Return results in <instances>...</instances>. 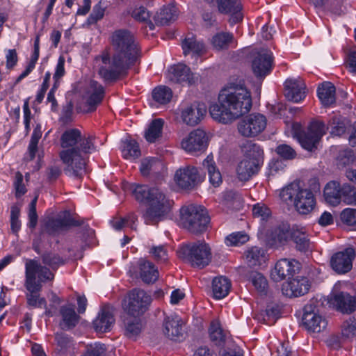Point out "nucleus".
I'll return each instance as SVG.
<instances>
[{
    "instance_id": "41",
    "label": "nucleus",
    "mask_w": 356,
    "mask_h": 356,
    "mask_svg": "<svg viewBox=\"0 0 356 356\" xmlns=\"http://www.w3.org/2000/svg\"><path fill=\"white\" fill-rule=\"evenodd\" d=\"M177 18L176 8L174 6L163 7L154 16V20L157 25H165Z\"/></svg>"
},
{
    "instance_id": "38",
    "label": "nucleus",
    "mask_w": 356,
    "mask_h": 356,
    "mask_svg": "<svg viewBox=\"0 0 356 356\" xmlns=\"http://www.w3.org/2000/svg\"><path fill=\"white\" fill-rule=\"evenodd\" d=\"M291 238L296 245V248L301 252H307L311 249L310 240L306 229L297 225L292 228Z\"/></svg>"
},
{
    "instance_id": "33",
    "label": "nucleus",
    "mask_w": 356,
    "mask_h": 356,
    "mask_svg": "<svg viewBox=\"0 0 356 356\" xmlns=\"http://www.w3.org/2000/svg\"><path fill=\"white\" fill-rule=\"evenodd\" d=\"M114 322L115 319L111 309L108 307H104L93 321V325L97 332L102 333L109 331Z\"/></svg>"
},
{
    "instance_id": "29",
    "label": "nucleus",
    "mask_w": 356,
    "mask_h": 356,
    "mask_svg": "<svg viewBox=\"0 0 356 356\" xmlns=\"http://www.w3.org/2000/svg\"><path fill=\"white\" fill-rule=\"evenodd\" d=\"M28 293L26 295L27 305L31 307H42L46 308L47 301L44 298L40 297L38 292L41 291L42 286L33 284V279L29 276L27 285H25Z\"/></svg>"
},
{
    "instance_id": "39",
    "label": "nucleus",
    "mask_w": 356,
    "mask_h": 356,
    "mask_svg": "<svg viewBox=\"0 0 356 356\" xmlns=\"http://www.w3.org/2000/svg\"><path fill=\"white\" fill-rule=\"evenodd\" d=\"M245 261L250 267L261 266L266 262V253L262 248L253 246L248 248L244 253Z\"/></svg>"
},
{
    "instance_id": "21",
    "label": "nucleus",
    "mask_w": 356,
    "mask_h": 356,
    "mask_svg": "<svg viewBox=\"0 0 356 356\" xmlns=\"http://www.w3.org/2000/svg\"><path fill=\"white\" fill-rule=\"evenodd\" d=\"M207 113V108L204 104L193 103L184 106L181 108V118L188 125L197 124Z\"/></svg>"
},
{
    "instance_id": "62",
    "label": "nucleus",
    "mask_w": 356,
    "mask_h": 356,
    "mask_svg": "<svg viewBox=\"0 0 356 356\" xmlns=\"http://www.w3.org/2000/svg\"><path fill=\"white\" fill-rule=\"evenodd\" d=\"M149 253L158 261L165 262L168 258L167 250L163 245L153 246L150 249Z\"/></svg>"
},
{
    "instance_id": "13",
    "label": "nucleus",
    "mask_w": 356,
    "mask_h": 356,
    "mask_svg": "<svg viewBox=\"0 0 356 356\" xmlns=\"http://www.w3.org/2000/svg\"><path fill=\"white\" fill-rule=\"evenodd\" d=\"M270 218L269 225L266 227V239L267 243L273 248L284 245L289 238V226L284 223H274Z\"/></svg>"
},
{
    "instance_id": "18",
    "label": "nucleus",
    "mask_w": 356,
    "mask_h": 356,
    "mask_svg": "<svg viewBox=\"0 0 356 356\" xmlns=\"http://www.w3.org/2000/svg\"><path fill=\"white\" fill-rule=\"evenodd\" d=\"M332 135L340 136L345 133L350 134L348 140L351 145H356V120L353 123L341 116H334L329 124Z\"/></svg>"
},
{
    "instance_id": "43",
    "label": "nucleus",
    "mask_w": 356,
    "mask_h": 356,
    "mask_svg": "<svg viewBox=\"0 0 356 356\" xmlns=\"http://www.w3.org/2000/svg\"><path fill=\"white\" fill-rule=\"evenodd\" d=\"M280 311L277 305H268L264 312H261L256 316L259 321L268 325L274 324L280 317Z\"/></svg>"
},
{
    "instance_id": "14",
    "label": "nucleus",
    "mask_w": 356,
    "mask_h": 356,
    "mask_svg": "<svg viewBox=\"0 0 356 356\" xmlns=\"http://www.w3.org/2000/svg\"><path fill=\"white\" fill-rule=\"evenodd\" d=\"M302 323L308 331L316 333L325 330L327 325L325 318L318 314L315 302L313 301L304 307Z\"/></svg>"
},
{
    "instance_id": "52",
    "label": "nucleus",
    "mask_w": 356,
    "mask_h": 356,
    "mask_svg": "<svg viewBox=\"0 0 356 356\" xmlns=\"http://www.w3.org/2000/svg\"><path fill=\"white\" fill-rule=\"evenodd\" d=\"M249 241V236L244 232H234L225 238V243L230 246L241 245Z\"/></svg>"
},
{
    "instance_id": "51",
    "label": "nucleus",
    "mask_w": 356,
    "mask_h": 356,
    "mask_svg": "<svg viewBox=\"0 0 356 356\" xmlns=\"http://www.w3.org/2000/svg\"><path fill=\"white\" fill-rule=\"evenodd\" d=\"M250 280L259 293H265L268 287L266 279L262 274L257 271L252 272L249 277Z\"/></svg>"
},
{
    "instance_id": "54",
    "label": "nucleus",
    "mask_w": 356,
    "mask_h": 356,
    "mask_svg": "<svg viewBox=\"0 0 356 356\" xmlns=\"http://www.w3.org/2000/svg\"><path fill=\"white\" fill-rule=\"evenodd\" d=\"M341 332L345 337H356V314L343 323Z\"/></svg>"
},
{
    "instance_id": "48",
    "label": "nucleus",
    "mask_w": 356,
    "mask_h": 356,
    "mask_svg": "<svg viewBox=\"0 0 356 356\" xmlns=\"http://www.w3.org/2000/svg\"><path fill=\"white\" fill-rule=\"evenodd\" d=\"M123 157L128 159H136L140 155V151L138 143L135 140H127L124 143L122 150Z\"/></svg>"
},
{
    "instance_id": "59",
    "label": "nucleus",
    "mask_w": 356,
    "mask_h": 356,
    "mask_svg": "<svg viewBox=\"0 0 356 356\" xmlns=\"http://www.w3.org/2000/svg\"><path fill=\"white\" fill-rule=\"evenodd\" d=\"M101 3L102 2L99 1L93 7L92 12L87 19V22L89 24L96 23L104 17L105 9L103 6H102Z\"/></svg>"
},
{
    "instance_id": "49",
    "label": "nucleus",
    "mask_w": 356,
    "mask_h": 356,
    "mask_svg": "<svg viewBox=\"0 0 356 356\" xmlns=\"http://www.w3.org/2000/svg\"><path fill=\"white\" fill-rule=\"evenodd\" d=\"M131 16L137 21L146 22L147 26H148L150 30L154 29V24L149 21V13L145 7L140 6L135 8L131 13Z\"/></svg>"
},
{
    "instance_id": "27",
    "label": "nucleus",
    "mask_w": 356,
    "mask_h": 356,
    "mask_svg": "<svg viewBox=\"0 0 356 356\" xmlns=\"http://www.w3.org/2000/svg\"><path fill=\"white\" fill-rule=\"evenodd\" d=\"M183 322L177 316H167L163 321V332L171 340L179 341L183 337Z\"/></svg>"
},
{
    "instance_id": "56",
    "label": "nucleus",
    "mask_w": 356,
    "mask_h": 356,
    "mask_svg": "<svg viewBox=\"0 0 356 356\" xmlns=\"http://www.w3.org/2000/svg\"><path fill=\"white\" fill-rule=\"evenodd\" d=\"M340 218L348 226L356 225V209L347 208L342 211Z\"/></svg>"
},
{
    "instance_id": "25",
    "label": "nucleus",
    "mask_w": 356,
    "mask_h": 356,
    "mask_svg": "<svg viewBox=\"0 0 356 356\" xmlns=\"http://www.w3.org/2000/svg\"><path fill=\"white\" fill-rule=\"evenodd\" d=\"M218 11L230 15L229 22L234 24L243 19L242 5L240 0H217Z\"/></svg>"
},
{
    "instance_id": "32",
    "label": "nucleus",
    "mask_w": 356,
    "mask_h": 356,
    "mask_svg": "<svg viewBox=\"0 0 356 356\" xmlns=\"http://www.w3.org/2000/svg\"><path fill=\"white\" fill-rule=\"evenodd\" d=\"M202 169L207 172L209 182L213 186L218 187L222 184V175L212 154L208 155L203 160Z\"/></svg>"
},
{
    "instance_id": "7",
    "label": "nucleus",
    "mask_w": 356,
    "mask_h": 356,
    "mask_svg": "<svg viewBox=\"0 0 356 356\" xmlns=\"http://www.w3.org/2000/svg\"><path fill=\"white\" fill-rule=\"evenodd\" d=\"M179 257L193 267L204 268L212 257L211 250L204 241H197L183 245L178 251Z\"/></svg>"
},
{
    "instance_id": "11",
    "label": "nucleus",
    "mask_w": 356,
    "mask_h": 356,
    "mask_svg": "<svg viewBox=\"0 0 356 356\" xmlns=\"http://www.w3.org/2000/svg\"><path fill=\"white\" fill-rule=\"evenodd\" d=\"M266 124L267 120L264 115L252 113L241 119L238 122L237 129L241 136L252 138L261 134Z\"/></svg>"
},
{
    "instance_id": "22",
    "label": "nucleus",
    "mask_w": 356,
    "mask_h": 356,
    "mask_svg": "<svg viewBox=\"0 0 356 356\" xmlns=\"http://www.w3.org/2000/svg\"><path fill=\"white\" fill-rule=\"evenodd\" d=\"M310 289V284L307 278L296 277L282 284V291L286 296L298 297L307 293Z\"/></svg>"
},
{
    "instance_id": "4",
    "label": "nucleus",
    "mask_w": 356,
    "mask_h": 356,
    "mask_svg": "<svg viewBox=\"0 0 356 356\" xmlns=\"http://www.w3.org/2000/svg\"><path fill=\"white\" fill-rule=\"evenodd\" d=\"M129 188L137 201L147 204L143 213L146 224L154 225L167 218L170 211L171 202L161 189L136 184H131Z\"/></svg>"
},
{
    "instance_id": "46",
    "label": "nucleus",
    "mask_w": 356,
    "mask_h": 356,
    "mask_svg": "<svg viewBox=\"0 0 356 356\" xmlns=\"http://www.w3.org/2000/svg\"><path fill=\"white\" fill-rule=\"evenodd\" d=\"M163 126V121L161 119L154 120L145 132L146 140L149 143H154L156 138L161 136Z\"/></svg>"
},
{
    "instance_id": "20",
    "label": "nucleus",
    "mask_w": 356,
    "mask_h": 356,
    "mask_svg": "<svg viewBox=\"0 0 356 356\" xmlns=\"http://www.w3.org/2000/svg\"><path fill=\"white\" fill-rule=\"evenodd\" d=\"M300 263L295 259H280L276 263L274 269L272 270L270 276L275 282L282 281L298 273L300 270Z\"/></svg>"
},
{
    "instance_id": "35",
    "label": "nucleus",
    "mask_w": 356,
    "mask_h": 356,
    "mask_svg": "<svg viewBox=\"0 0 356 356\" xmlns=\"http://www.w3.org/2000/svg\"><path fill=\"white\" fill-rule=\"evenodd\" d=\"M334 304L337 309L343 314H349L356 310V297L344 292L334 296Z\"/></svg>"
},
{
    "instance_id": "1",
    "label": "nucleus",
    "mask_w": 356,
    "mask_h": 356,
    "mask_svg": "<svg viewBox=\"0 0 356 356\" xmlns=\"http://www.w3.org/2000/svg\"><path fill=\"white\" fill-rule=\"evenodd\" d=\"M111 42L113 50L112 57L107 52H103L95 58L98 74L106 82L116 81L139 57L137 44L129 31H115L111 37Z\"/></svg>"
},
{
    "instance_id": "8",
    "label": "nucleus",
    "mask_w": 356,
    "mask_h": 356,
    "mask_svg": "<svg viewBox=\"0 0 356 356\" xmlns=\"http://www.w3.org/2000/svg\"><path fill=\"white\" fill-rule=\"evenodd\" d=\"M327 129L325 124L319 121L312 122L307 130H302L298 123H294L292 125L293 137L297 138L304 149L310 152L317 148V144L326 133Z\"/></svg>"
},
{
    "instance_id": "47",
    "label": "nucleus",
    "mask_w": 356,
    "mask_h": 356,
    "mask_svg": "<svg viewBox=\"0 0 356 356\" xmlns=\"http://www.w3.org/2000/svg\"><path fill=\"white\" fill-rule=\"evenodd\" d=\"M153 99L160 104H165L170 102L172 97V92L170 88L166 86H159L152 92Z\"/></svg>"
},
{
    "instance_id": "45",
    "label": "nucleus",
    "mask_w": 356,
    "mask_h": 356,
    "mask_svg": "<svg viewBox=\"0 0 356 356\" xmlns=\"http://www.w3.org/2000/svg\"><path fill=\"white\" fill-rule=\"evenodd\" d=\"M125 334L131 339L136 338L141 332L142 325L138 317H129L124 320Z\"/></svg>"
},
{
    "instance_id": "40",
    "label": "nucleus",
    "mask_w": 356,
    "mask_h": 356,
    "mask_svg": "<svg viewBox=\"0 0 356 356\" xmlns=\"http://www.w3.org/2000/svg\"><path fill=\"white\" fill-rule=\"evenodd\" d=\"M231 287L229 280L222 276L215 277L212 282V291L213 297L222 299L227 296Z\"/></svg>"
},
{
    "instance_id": "37",
    "label": "nucleus",
    "mask_w": 356,
    "mask_h": 356,
    "mask_svg": "<svg viewBox=\"0 0 356 356\" xmlns=\"http://www.w3.org/2000/svg\"><path fill=\"white\" fill-rule=\"evenodd\" d=\"M254 162L244 159L239 162L236 167V175L240 181H247L258 172L259 165Z\"/></svg>"
},
{
    "instance_id": "23",
    "label": "nucleus",
    "mask_w": 356,
    "mask_h": 356,
    "mask_svg": "<svg viewBox=\"0 0 356 356\" xmlns=\"http://www.w3.org/2000/svg\"><path fill=\"white\" fill-rule=\"evenodd\" d=\"M75 221L68 211L58 213L56 217L49 218L45 222L44 231L49 234H56L70 225H75Z\"/></svg>"
},
{
    "instance_id": "19",
    "label": "nucleus",
    "mask_w": 356,
    "mask_h": 356,
    "mask_svg": "<svg viewBox=\"0 0 356 356\" xmlns=\"http://www.w3.org/2000/svg\"><path fill=\"white\" fill-rule=\"evenodd\" d=\"M355 257V252L353 248H348L343 251L338 252L331 257V267L338 274L346 273L352 269Z\"/></svg>"
},
{
    "instance_id": "60",
    "label": "nucleus",
    "mask_w": 356,
    "mask_h": 356,
    "mask_svg": "<svg viewBox=\"0 0 356 356\" xmlns=\"http://www.w3.org/2000/svg\"><path fill=\"white\" fill-rule=\"evenodd\" d=\"M42 260L44 264L49 266L53 269L57 268L60 265L64 263L63 259L53 253L44 254Z\"/></svg>"
},
{
    "instance_id": "5",
    "label": "nucleus",
    "mask_w": 356,
    "mask_h": 356,
    "mask_svg": "<svg viewBox=\"0 0 356 356\" xmlns=\"http://www.w3.org/2000/svg\"><path fill=\"white\" fill-rule=\"evenodd\" d=\"M281 199L287 204H293L301 214L311 212L316 204L314 195L308 189L302 188L298 182H292L280 192Z\"/></svg>"
},
{
    "instance_id": "50",
    "label": "nucleus",
    "mask_w": 356,
    "mask_h": 356,
    "mask_svg": "<svg viewBox=\"0 0 356 356\" xmlns=\"http://www.w3.org/2000/svg\"><path fill=\"white\" fill-rule=\"evenodd\" d=\"M162 166L161 162L155 159H146L142 161L140 171L143 175H147L150 172H156Z\"/></svg>"
},
{
    "instance_id": "28",
    "label": "nucleus",
    "mask_w": 356,
    "mask_h": 356,
    "mask_svg": "<svg viewBox=\"0 0 356 356\" xmlns=\"http://www.w3.org/2000/svg\"><path fill=\"white\" fill-rule=\"evenodd\" d=\"M285 95L294 102H299L305 97V84L300 79H290L285 82Z\"/></svg>"
},
{
    "instance_id": "9",
    "label": "nucleus",
    "mask_w": 356,
    "mask_h": 356,
    "mask_svg": "<svg viewBox=\"0 0 356 356\" xmlns=\"http://www.w3.org/2000/svg\"><path fill=\"white\" fill-rule=\"evenodd\" d=\"M323 196L326 202L332 206L339 204L341 201L346 204L356 205V190L348 184L331 181L325 185Z\"/></svg>"
},
{
    "instance_id": "34",
    "label": "nucleus",
    "mask_w": 356,
    "mask_h": 356,
    "mask_svg": "<svg viewBox=\"0 0 356 356\" xmlns=\"http://www.w3.org/2000/svg\"><path fill=\"white\" fill-rule=\"evenodd\" d=\"M244 159H248L260 165L263 160L264 151L259 145L252 141H245L241 145Z\"/></svg>"
},
{
    "instance_id": "10",
    "label": "nucleus",
    "mask_w": 356,
    "mask_h": 356,
    "mask_svg": "<svg viewBox=\"0 0 356 356\" xmlns=\"http://www.w3.org/2000/svg\"><path fill=\"white\" fill-rule=\"evenodd\" d=\"M151 302V296L145 291L134 289L129 293L123 307L129 315L138 317L148 309Z\"/></svg>"
},
{
    "instance_id": "3",
    "label": "nucleus",
    "mask_w": 356,
    "mask_h": 356,
    "mask_svg": "<svg viewBox=\"0 0 356 356\" xmlns=\"http://www.w3.org/2000/svg\"><path fill=\"white\" fill-rule=\"evenodd\" d=\"M93 139L90 135L82 136L77 129H67L62 134L60 143L64 149L60 152V158L67 165L66 173L79 177L86 172L84 156L95 150Z\"/></svg>"
},
{
    "instance_id": "58",
    "label": "nucleus",
    "mask_w": 356,
    "mask_h": 356,
    "mask_svg": "<svg viewBox=\"0 0 356 356\" xmlns=\"http://www.w3.org/2000/svg\"><path fill=\"white\" fill-rule=\"evenodd\" d=\"M105 352L104 344L95 343L87 346L86 351L81 356H104Z\"/></svg>"
},
{
    "instance_id": "44",
    "label": "nucleus",
    "mask_w": 356,
    "mask_h": 356,
    "mask_svg": "<svg viewBox=\"0 0 356 356\" xmlns=\"http://www.w3.org/2000/svg\"><path fill=\"white\" fill-rule=\"evenodd\" d=\"M234 36L230 33H218L216 34L211 40L212 45L216 50H223L229 48L233 42Z\"/></svg>"
},
{
    "instance_id": "26",
    "label": "nucleus",
    "mask_w": 356,
    "mask_h": 356,
    "mask_svg": "<svg viewBox=\"0 0 356 356\" xmlns=\"http://www.w3.org/2000/svg\"><path fill=\"white\" fill-rule=\"evenodd\" d=\"M168 77L174 83H186L191 85L197 79L184 64L179 63L174 65L168 71Z\"/></svg>"
},
{
    "instance_id": "2",
    "label": "nucleus",
    "mask_w": 356,
    "mask_h": 356,
    "mask_svg": "<svg viewBox=\"0 0 356 356\" xmlns=\"http://www.w3.org/2000/svg\"><path fill=\"white\" fill-rule=\"evenodd\" d=\"M251 107L250 92L244 83H231L219 94L218 104L210 106L209 113L215 120L227 124L248 113Z\"/></svg>"
},
{
    "instance_id": "15",
    "label": "nucleus",
    "mask_w": 356,
    "mask_h": 356,
    "mask_svg": "<svg viewBox=\"0 0 356 356\" xmlns=\"http://www.w3.org/2000/svg\"><path fill=\"white\" fill-rule=\"evenodd\" d=\"M26 280L25 285H27L29 276L33 279V284L42 286V282L52 280L54 275L45 266H42L35 259H26L25 264Z\"/></svg>"
},
{
    "instance_id": "36",
    "label": "nucleus",
    "mask_w": 356,
    "mask_h": 356,
    "mask_svg": "<svg viewBox=\"0 0 356 356\" xmlns=\"http://www.w3.org/2000/svg\"><path fill=\"white\" fill-rule=\"evenodd\" d=\"M318 97L325 107L333 105L336 101V88L330 82H324L318 86Z\"/></svg>"
},
{
    "instance_id": "17",
    "label": "nucleus",
    "mask_w": 356,
    "mask_h": 356,
    "mask_svg": "<svg viewBox=\"0 0 356 356\" xmlns=\"http://www.w3.org/2000/svg\"><path fill=\"white\" fill-rule=\"evenodd\" d=\"M208 144V138L204 131L197 129L192 131L181 143V147L191 154L204 152Z\"/></svg>"
},
{
    "instance_id": "12",
    "label": "nucleus",
    "mask_w": 356,
    "mask_h": 356,
    "mask_svg": "<svg viewBox=\"0 0 356 356\" xmlns=\"http://www.w3.org/2000/svg\"><path fill=\"white\" fill-rule=\"evenodd\" d=\"M273 53L267 49H260L252 52L251 67L254 75L264 79L272 70Z\"/></svg>"
},
{
    "instance_id": "61",
    "label": "nucleus",
    "mask_w": 356,
    "mask_h": 356,
    "mask_svg": "<svg viewBox=\"0 0 356 356\" xmlns=\"http://www.w3.org/2000/svg\"><path fill=\"white\" fill-rule=\"evenodd\" d=\"M57 344V350L63 352L69 348L71 346V339L65 334L57 333L55 336Z\"/></svg>"
},
{
    "instance_id": "53",
    "label": "nucleus",
    "mask_w": 356,
    "mask_h": 356,
    "mask_svg": "<svg viewBox=\"0 0 356 356\" xmlns=\"http://www.w3.org/2000/svg\"><path fill=\"white\" fill-rule=\"evenodd\" d=\"M42 127L41 125L37 124L34 128L31 141L29 145V152L30 159L32 160L35 156V153L38 150V143L40 138L42 136Z\"/></svg>"
},
{
    "instance_id": "6",
    "label": "nucleus",
    "mask_w": 356,
    "mask_h": 356,
    "mask_svg": "<svg viewBox=\"0 0 356 356\" xmlns=\"http://www.w3.org/2000/svg\"><path fill=\"white\" fill-rule=\"evenodd\" d=\"M180 222L183 227L195 234L205 232L209 223V216L201 206L191 204L180 210Z\"/></svg>"
},
{
    "instance_id": "24",
    "label": "nucleus",
    "mask_w": 356,
    "mask_h": 356,
    "mask_svg": "<svg viewBox=\"0 0 356 356\" xmlns=\"http://www.w3.org/2000/svg\"><path fill=\"white\" fill-rule=\"evenodd\" d=\"M104 94V88L97 81L91 80L85 88L83 99L92 111L101 103Z\"/></svg>"
},
{
    "instance_id": "64",
    "label": "nucleus",
    "mask_w": 356,
    "mask_h": 356,
    "mask_svg": "<svg viewBox=\"0 0 356 356\" xmlns=\"http://www.w3.org/2000/svg\"><path fill=\"white\" fill-rule=\"evenodd\" d=\"M339 164L346 165L352 163L355 160L353 151L351 149L344 150L341 152L338 157Z\"/></svg>"
},
{
    "instance_id": "55",
    "label": "nucleus",
    "mask_w": 356,
    "mask_h": 356,
    "mask_svg": "<svg viewBox=\"0 0 356 356\" xmlns=\"http://www.w3.org/2000/svg\"><path fill=\"white\" fill-rule=\"evenodd\" d=\"M209 334L211 341L216 342V343L222 342L225 338V334L222 330L220 323L216 321H214L211 323L209 329Z\"/></svg>"
},
{
    "instance_id": "57",
    "label": "nucleus",
    "mask_w": 356,
    "mask_h": 356,
    "mask_svg": "<svg viewBox=\"0 0 356 356\" xmlns=\"http://www.w3.org/2000/svg\"><path fill=\"white\" fill-rule=\"evenodd\" d=\"M275 152L284 159H293L296 156V152L294 149L286 144L278 145L276 147Z\"/></svg>"
},
{
    "instance_id": "30",
    "label": "nucleus",
    "mask_w": 356,
    "mask_h": 356,
    "mask_svg": "<svg viewBox=\"0 0 356 356\" xmlns=\"http://www.w3.org/2000/svg\"><path fill=\"white\" fill-rule=\"evenodd\" d=\"M140 278L147 284L155 282L159 278V271L153 263L145 259L138 261Z\"/></svg>"
},
{
    "instance_id": "31",
    "label": "nucleus",
    "mask_w": 356,
    "mask_h": 356,
    "mask_svg": "<svg viewBox=\"0 0 356 356\" xmlns=\"http://www.w3.org/2000/svg\"><path fill=\"white\" fill-rule=\"evenodd\" d=\"M61 321L59 325L62 330H70L76 326L79 320L74 307L72 305H66L60 307L59 310Z\"/></svg>"
},
{
    "instance_id": "42",
    "label": "nucleus",
    "mask_w": 356,
    "mask_h": 356,
    "mask_svg": "<svg viewBox=\"0 0 356 356\" xmlns=\"http://www.w3.org/2000/svg\"><path fill=\"white\" fill-rule=\"evenodd\" d=\"M182 48L184 55L190 53L200 54L204 51V46L202 42L197 41L193 35L188 34L183 41Z\"/></svg>"
},
{
    "instance_id": "63",
    "label": "nucleus",
    "mask_w": 356,
    "mask_h": 356,
    "mask_svg": "<svg viewBox=\"0 0 356 356\" xmlns=\"http://www.w3.org/2000/svg\"><path fill=\"white\" fill-rule=\"evenodd\" d=\"M38 200V197H35V198L31 201L29 205V227L31 229H34L38 222V215L36 213V203Z\"/></svg>"
},
{
    "instance_id": "16",
    "label": "nucleus",
    "mask_w": 356,
    "mask_h": 356,
    "mask_svg": "<svg viewBox=\"0 0 356 356\" xmlns=\"http://www.w3.org/2000/svg\"><path fill=\"white\" fill-rule=\"evenodd\" d=\"M174 179L180 188L192 189L200 182L201 177L196 167L186 165L175 172Z\"/></svg>"
}]
</instances>
